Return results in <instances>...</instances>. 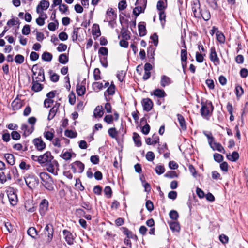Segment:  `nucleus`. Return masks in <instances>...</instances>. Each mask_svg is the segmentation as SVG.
<instances>
[{
    "label": "nucleus",
    "mask_w": 248,
    "mask_h": 248,
    "mask_svg": "<svg viewBox=\"0 0 248 248\" xmlns=\"http://www.w3.org/2000/svg\"><path fill=\"white\" fill-rule=\"evenodd\" d=\"M155 157L154 153L152 151H149L146 155V158L149 161H152Z\"/></svg>",
    "instance_id": "69168bd1"
},
{
    "label": "nucleus",
    "mask_w": 248,
    "mask_h": 248,
    "mask_svg": "<svg viewBox=\"0 0 248 248\" xmlns=\"http://www.w3.org/2000/svg\"><path fill=\"white\" fill-rule=\"evenodd\" d=\"M62 233L64 238L67 244L70 246L73 245L75 242L76 234L75 233H72L66 229L62 231Z\"/></svg>",
    "instance_id": "0eeeda50"
},
{
    "label": "nucleus",
    "mask_w": 248,
    "mask_h": 248,
    "mask_svg": "<svg viewBox=\"0 0 248 248\" xmlns=\"http://www.w3.org/2000/svg\"><path fill=\"white\" fill-rule=\"evenodd\" d=\"M154 95L158 97H164L166 95V93L163 90L157 89L154 90Z\"/></svg>",
    "instance_id": "4c0bfd02"
},
{
    "label": "nucleus",
    "mask_w": 248,
    "mask_h": 248,
    "mask_svg": "<svg viewBox=\"0 0 248 248\" xmlns=\"http://www.w3.org/2000/svg\"><path fill=\"white\" fill-rule=\"evenodd\" d=\"M202 11L201 7L199 8V9H196L195 10H192L194 17L197 18H201L202 16Z\"/></svg>",
    "instance_id": "864d4df0"
},
{
    "label": "nucleus",
    "mask_w": 248,
    "mask_h": 248,
    "mask_svg": "<svg viewBox=\"0 0 248 248\" xmlns=\"http://www.w3.org/2000/svg\"><path fill=\"white\" fill-rule=\"evenodd\" d=\"M155 171L157 174L161 175L165 172V168L162 165H157Z\"/></svg>",
    "instance_id": "603ef678"
},
{
    "label": "nucleus",
    "mask_w": 248,
    "mask_h": 248,
    "mask_svg": "<svg viewBox=\"0 0 248 248\" xmlns=\"http://www.w3.org/2000/svg\"><path fill=\"white\" fill-rule=\"evenodd\" d=\"M60 104L59 103L56 102L54 106L50 109L49 114L48 116L47 119L50 121L54 118L59 108L60 107Z\"/></svg>",
    "instance_id": "f3484780"
},
{
    "label": "nucleus",
    "mask_w": 248,
    "mask_h": 248,
    "mask_svg": "<svg viewBox=\"0 0 248 248\" xmlns=\"http://www.w3.org/2000/svg\"><path fill=\"white\" fill-rule=\"evenodd\" d=\"M44 232L47 235V241L49 243L50 242L53 236L54 230L53 225L51 224H47L45 228Z\"/></svg>",
    "instance_id": "f8f14e48"
},
{
    "label": "nucleus",
    "mask_w": 248,
    "mask_h": 248,
    "mask_svg": "<svg viewBox=\"0 0 248 248\" xmlns=\"http://www.w3.org/2000/svg\"><path fill=\"white\" fill-rule=\"evenodd\" d=\"M109 135L112 138H115L117 136L118 132L115 128H110L108 130Z\"/></svg>",
    "instance_id": "13d9d810"
},
{
    "label": "nucleus",
    "mask_w": 248,
    "mask_h": 248,
    "mask_svg": "<svg viewBox=\"0 0 248 248\" xmlns=\"http://www.w3.org/2000/svg\"><path fill=\"white\" fill-rule=\"evenodd\" d=\"M64 135L65 136L70 138H74L77 136V133L76 131H73L72 130H66L64 132Z\"/></svg>",
    "instance_id": "58836bf2"
},
{
    "label": "nucleus",
    "mask_w": 248,
    "mask_h": 248,
    "mask_svg": "<svg viewBox=\"0 0 248 248\" xmlns=\"http://www.w3.org/2000/svg\"><path fill=\"white\" fill-rule=\"evenodd\" d=\"M48 208V201L46 199H43L39 204V212L42 216H44Z\"/></svg>",
    "instance_id": "2eb2a0df"
},
{
    "label": "nucleus",
    "mask_w": 248,
    "mask_h": 248,
    "mask_svg": "<svg viewBox=\"0 0 248 248\" xmlns=\"http://www.w3.org/2000/svg\"><path fill=\"white\" fill-rule=\"evenodd\" d=\"M169 226L170 229L173 232H179L180 230V224L177 222L172 221L169 223Z\"/></svg>",
    "instance_id": "c756f323"
},
{
    "label": "nucleus",
    "mask_w": 248,
    "mask_h": 248,
    "mask_svg": "<svg viewBox=\"0 0 248 248\" xmlns=\"http://www.w3.org/2000/svg\"><path fill=\"white\" fill-rule=\"evenodd\" d=\"M187 51L186 49H182L181 51V59L182 62H186L187 57Z\"/></svg>",
    "instance_id": "4d7b16f0"
},
{
    "label": "nucleus",
    "mask_w": 248,
    "mask_h": 248,
    "mask_svg": "<svg viewBox=\"0 0 248 248\" xmlns=\"http://www.w3.org/2000/svg\"><path fill=\"white\" fill-rule=\"evenodd\" d=\"M159 11V20H160V21L161 22V23L162 25L164 26L165 23V22H166V20H165V18H166L165 13L164 12V10Z\"/></svg>",
    "instance_id": "37998d69"
},
{
    "label": "nucleus",
    "mask_w": 248,
    "mask_h": 248,
    "mask_svg": "<svg viewBox=\"0 0 248 248\" xmlns=\"http://www.w3.org/2000/svg\"><path fill=\"white\" fill-rule=\"evenodd\" d=\"M216 37L217 41L221 44H223L225 41V37L223 33L218 31L216 33Z\"/></svg>",
    "instance_id": "ea45409f"
},
{
    "label": "nucleus",
    "mask_w": 248,
    "mask_h": 248,
    "mask_svg": "<svg viewBox=\"0 0 248 248\" xmlns=\"http://www.w3.org/2000/svg\"><path fill=\"white\" fill-rule=\"evenodd\" d=\"M235 93L237 98L239 99L244 93V90L241 86L237 85L235 86Z\"/></svg>",
    "instance_id": "72a5a7b5"
},
{
    "label": "nucleus",
    "mask_w": 248,
    "mask_h": 248,
    "mask_svg": "<svg viewBox=\"0 0 248 248\" xmlns=\"http://www.w3.org/2000/svg\"><path fill=\"white\" fill-rule=\"evenodd\" d=\"M68 60L69 58L66 54H61L59 56L58 61L60 63L65 64L68 62Z\"/></svg>",
    "instance_id": "2f4dec72"
},
{
    "label": "nucleus",
    "mask_w": 248,
    "mask_h": 248,
    "mask_svg": "<svg viewBox=\"0 0 248 248\" xmlns=\"http://www.w3.org/2000/svg\"><path fill=\"white\" fill-rule=\"evenodd\" d=\"M211 148L214 150H217L219 152L224 153H225V150L223 146L221 145V144L220 143H217L215 141V140H214L213 142L211 143V144H209Z\"/></svg>",
    "instance_id": "412c9836"
},
{
    "label": "nucleus",
    "mask_w": 248,
    "mask_h": 248,
    "mask_svg": "<svg viewBox=\"0 0 248 248\" xmlns=\"http://www.w3.org/2000/svg\"><path fill=\"white\" fill-rule=\"evenodd\" d=\"M33 77H35L37 81H44L45 80L44 70L42 67H38L37 65H34L32 68Z\"/></svg>",
    "instance_id": "20e7f679"
},
{
    "label": "nucleus",
    "mask_w": 248,
    "mask_h": 248,
    "mask_svg": "<svg viewBox=\"0 0 248 248\" xmlns=\"http://www.w3.org/2000/svg\"><path fill=\"white\" fill-rule=\"evenodd\" d=\"M165 176L168 178H173L178 177V175L174 171H168L165 174Z\"/></svg>",
    "instance_id": "6e6d98bb"
},
{
    "label": "nucleus",
    "mask_w": 248,
    "mask_h": 248,
    "mask_svg": "<svg viewBox=\"0 0 248 248\" xmlns=\"http://www.w3.org/2000/svg\"><path fill=\"white\" fill-rule=\"evenodd\" d=\"M49 6V2L47 0L40 1L36 7V12L40 13V11L46 10Z\"/></svg>",
    "instance_id": "a211bd4d"
},
{
    "label": "nucleus",
    "mask_w": 248,
    "mask_h": 248,
    "mask_svg": "<svg viewBox=\"0 0 248 248\" xmlns=\"http://www.w3.org/2000/svg\"><path fill=\"white\" fill-rule=\"evenodd\" d=\"M15 62L17 64H21L24 62V57L20 54L16 55L15 57Z\"/></svg>",
    "instance_id": "de8ad7c7"
},
{
    "label": "nucleus",
    "mask_w": 248,
    "mask_h": 248,
    "mask_svg": "<svg viewBox=\"0 0 248 248\" xmlns=\"http://www.w3.org/2000/svg\"><path fill=\"white\" fill-rule=\"evenodd\" d=\"M227 157L229 160L235 162L239 159V155L238 152L234 151L231 155H227Z\"/></svg>",
    "instance_id": "473e14b6"
},
{
    "label": "nucleus",
    "mask_w": 248,
    "mask_h": 248,
    "mask_svg": "<svg viewBox=\"0 0 248 248\" xmlns=\"http://www.w3.org/2000/svg\"><path fill=\"white\" fill-rule=\"evenodd\" d=\"M24 180L26 185L30 189H33L36 187L39 183L38 178L33 175H30L26 178H24Z\"/></svg>",
    "instance_id": "39448f33"
},
{
    "label": "nucleus",
    "mask_w": 248,
    "mask_h": 248,
    "mask_svg": "<svg viewBox=\"0 0 248 248\" xmlns=\"http://www.w3.org/2000/svg\"><path fill=\"white\" fill-rule=\"evenodd\" d=\"M113 120V117L112 115H106L104 118V121L108 124H112Z\"/></svg>",
    "instance_id": "338daca9"
},
{
    "label": "nucleus",
    "mask_w": 248,
    "mask_h": 248,
    "mask_svg": "<svg viewBox=\"0 0 248 248\" xmlns=\"http://www.w3.org/2000/svg\"><path fill=\"white\" fill-rule=\"evenodd\" d=\"M167 7V0H159L156 5L158 11L164 10Z\"/></svg>",
    "instance_id": "bb28decb"
},
{
    "label": "nucleus",
    "mask_w": 248,
    "mask_h": 248,
    "mask_svg": "<svg viewBox=\"0 0 248 248\" xmlns=\"http://www.w3.org/2000/svg\"><path fill=\"white\" fill-rule=\"evenodd\" d=\"M32 142L38 151H41L46 148V143L43 141L41 137L35 138L33 139Z\"/></svg>",
    "instance_id": "ddd939ff"
},
{
    "label": "nucleus",
    "mask_w": 248,
    "mask_h": 248,
    "mask_svg": "<svg viewBox=\"0 0 248 248\" xmlns=\"http://www.w3.org/2000/svg\"><path fill=\"white\" fill-rule=\"evenodd\" d=\"M133 139L136 146L139 147L141 146L140 137L137 133H133Z\"/></svg>",
    "instance_id": "cd10ccee"
},
{
    "label": "nucleus",
    "mask_w": 248,
    "mask_h": 248,
    "mask_svg": "<svg viewBox=\"0 0 248 248\" xmlns=\"http://www.w3.org/2000/svg\"><path fill=\"white\" fill-rule=\"evenodd\" d=\"M125 75V72L122 70V71H118V72L117 74V77L118 80L120 82H123L124 79Z\"/></svg>",
    "instance_id": "052dcab7"
},
{
    "label": "nucleus",
    "mask_w": 248,
    "mask_h": 248,
    "mask_svg": "<svg viewBox=\"0 0 248 248\" xmlns=\"http://www.w3.org/2000/svg\"><path fill=\"white\" fill-rule=\"evenodd\" d=\"M85 79L83 80L81 84H78L77 85V93L79 96H82L85 93Z\"/></svg>",
    "instance_id": "6ab92c4d"
},
{
    "label": "nucleus",
    "mask_w": 248,
    "mask_h": 248,
    "mask_svg": "<svg viewBox=\"0 0 248 248\" xmlns=\"http://www.w3.org/2000/svg\"><path fill=\"white\" fill-rule=\"evenodd\" d=\"M155 48L152 46H150L147 49V56L149 59L150 62H152L154 60V55Z\"/></svg>",
    "instance_id": "a878e982"
},
{
    "label": "nucleus",
    "mask_w": 248,
    "mask_h": 248,
    "mask_svg": "<svg viewBox=\"0 0 248 248\" xmlns=\"http://www.w3.org/2000/svg\"><path fill=\"white\" fill-rule=\"evenodd\" d=\"M21 129L24 131L23 136L27 137L31 134L34 130V126L31 125L29 126L26 124H22L21 126Z\"/></svg>",
    "instance_id": "dca6fc26"
},
{
    "label": "nucleus",
    "mask_w": 248,
    "mask_h": 248,
    "mask_svg": "<svg viewBox=\"0 0 248 248\" xmlns=\"http://www.w3.org/2000/svg\"><path fill=\"white\" fill-rule=\"evenodd\" d=\"M11 136L12 139L15 140H19L21 138L20 134L16 131H13L11 133Z\"/></svg>",
    "instance_id": "bf43d9fd"
},
{
    "label": "nucleus",
    "mask_w": 248,
    "mask_h": 248,
    "mask_svg": "<svg viewBox=\"0 0 248 248\" xmlns=\"http://www.w3.org/2000/svg\"><path fill=\"white\" fill-rule=\"evenodd\" d=\"M138 30L140 36L142 37L145 36L147 33L145 23L144 22H140L138 25Z\"/></svg>",
    "instance_id": "4be33fe9"
},
{
    "label": "nucleus",
    "mask_w": 248,
    "mask_h": 248,
    "mask_svg": "<svg viewBox=\"0 0 248 248\" xmlns=\"http://www.w3.org/2000/svg\"><path fill=\"white\" fill-rule=\"evenodd\" d=\"M209 59L215 65L220 64V60L214 46L211 47L210 49Z\"/></svg>",
    "instance_id": "9d476101"
},
{
    "label": "nucleus",
    "mask_w": 248,
    "mask_h": 248,
    "mask_svg": "<svg viewBox=\"0 0 248 248\" xmlns=\"http://www.w3.org/2000/svg\"><path fill=\"white\" fill-rule=\"evenodd\" d=\"M100 62L101 65L105 68H107L108 67V61H107V56H99Z\"/></svg>",
    "instance_id": "49530a36"
},
{
    "label": "nucleus",
    "mask_w": 248,
    "mask_h": 248,
    "mask_svg": "<svg viewBox=\"0 0 248 248\" xmlns=\"http://www.w3.org/2000/svg\"><path fill=\"white\" fill-rule=\"evenodd\" d=\"M117 15L112 8H109L106 12V17L104 22H108L109 23L116 19Z\"/></svg>",
    "instance_id": "9b49d317"
},
{
    "label": "nucleus",
    "mask_w": 248,
    "mask_h": 248,
    "mask_svg": "<svg viewBox=\"0 0 248 248\" xmlns=\"http://www.w3.org/2000/svg\"><path fill=\"white\" fill-rule=\"evenodd\" d=\"M40 164L44 166L54 159L50 152L47 151L43 155H40Z\"/></svg>",
    "instance_id": "6e6552de"
},
{
    "label": "nucleus",
    "mask_w": 248,
    "mask_h": 248,
    "mask_svg": "<svg viewBox=\"0 0 248 248\" xmlns=\"http://www.w3.org/2000/svg\"><path fill=\"white\" fill-rule=\"evenodd\" d=\"M172 82L171 79L169 77L165 75L162 76L160 80V84L162 87H165L170 84Z\"/></svg>",
    "instance_id": "b1692460"
},
{
    "label": "nucleus",
    "mask_w": 248,
    "mask_h": 248,
    "mask_svg": "<svg viewBox=\"0 0 248 248\" xmlns=\"http://www.w3.org/2000/svg\"><path fill=\"white\" fill-rule=\"evenodd\" d=\"M37 80H34L33 77H32V82L31 90L35 92H38L41 91L43 89V85L39 83Z\"/></svg>",
    "instance_id": "aec40b11"
},
{
    "label": "nucleus",
    "mask_w": 248,
    "mask_h": 248,
    "mask_svg": "<svg viewBox=\"0 0 248 248\" xmlns=\"http://www.w3.org/2000/svg\"><path fill=\"white\" fill-rule=\"evenodd\" d=\"M202 107L200 110L201 115L206 119H208L212 114L214 106L211 101H206L205 102H202Z\"/></svg>",
    "instance_id": "f03ea898"
},
{
    "label": "nucleus",
    "mask_w": 248,
    "mask_h": 248,
    "mask_svg": "<svg viewBox=\"0 0 248 248\" xmlns=\"http://www.w3.org/2000/svg\"><path fill=\"white\" fill-rule=\"evenodd\" d=\"M136 5L137 6L133 9V13L137 17L140 13H144L145 9L141 5Z\"/></svg>",
    "instance_id": "f704fd0d"
},
{
    "label": "nucleus",
    "mask_w": 248,
    "mask_h": 248,
    "mask_svg": "<svg viewBox=\"0 0 248 248\" xmlns=\"http://www.w3.org/2000/svg\"><path fill=\"white\" fill-rule=\"evenodd\" d=\"M4 156L8 164L11 165H13L15 164V158L14 155L11 154H6Z\"/></svg>",
    "instance_id": "e433bc0d"
},
{
    "label": "nucleus",
    "mask_w": 248,
    "mask_h": 248,
    "mask_svg": "<svg viewBox=\"0 0 248 248\" xmlns=\"http://www.w3.org/2000/svg\"><path fill=\"white\" fill-rule=\"evenodd\" d=\"M71 166L74 173H82L84 169V164L80 161H75L72 163Z\"/></svg>",
    "instance_id": "1a4fd4ad"
},
{
    "label": "nucleus",
    "mask_w": 248,
    "mask_h": 248,
    "mask_svg": "<svg viewBox=\"0 0 248 248\" xmlns=\"http://www.w3.org/2000/svg\"><path fill=\"white\" fill-rule=\"evenodd\" d=\"M11 106L14 110H17L21 108L22 105L20 100L16 99L12 102Z\"/></svg>",
    "instance_id": "c85d7f7f"
},
{
    "label": "nucleus",
    "mask_w": 248,
    "mask_h": 248,
    "mask_svg": "<svg viewBox=\"0 0 248 248\" xmlns=\"http://www.w3.org/2000/svg\"><path fill=\"white\" fill-rule=\"evenodd\" d=\"M27 233L29 235L34 239H36V236L38 235V232L34 227H30Z\"/></svg>",
    "instance_id": "7c9ffc66"
},
{
    "label": "nucleus",
    "mask_w": 248,
    "mask_h": 248,
    "mask_svg": "<svg viewBox=\"0 0 248 248\" xmlns=\"http://www.w3.org/2000/svg\"><path fill=\"white\" fill-rule=\"evenodd\" d=\"M103 114V108L102 106H98L95 108L93 115L95 118H101Z\"/></svg>",
    "instance_id": "393cba45"
},
{
    "label": "nucleus",
    "mask_w": 248,
    "mask_h": 248,
    "mask_svg": "<svg viewBox=\"0 0 248 248\" xmlns=\"http://www.w3.org/2000/svg\"><path fill=\"white\" fill-rule=\"evenodd\" d=\"M122 229H123V233L125 235H126L128 238H133V235L132 234V232L129 231L127 228L122 227Z\"/></svg>",
    "instance_id": "09e8293b"
},
{
    "label": "nucleus",
    "mask_w": 248,
    "mask_h": 248,
    "mask_svg": "<svg viewBox=\"0 0 248 248\" xmlns=\"http://www.w3.org/2000/svg\"><path fill=\"white\" fill-rule=\"evenodd\" d=\"M202 17L205 20L208 21L210 19L211 15L209 10H206L204 11H202Z\"/></svg>",
    "instance_id": "c03bdc74"
},
{
    "label": "nucleus",
    "mask_w": 248,
    "mask_h": 248,
    "mask_svg": "<svg viewBox=\"0 0 248 248\" xmlns=\"http://www.w3.org/2000/svg\"><path fill=\"white\" fill-rule=\"evenodd\" d=\"M170 217L174 220H177L179 217V214L176 210H171L169 213Z\"/></svg>",
    "instance_id": "a18cd8bd"
},
{
    "label": "nucleus",
    "mask_w": 248,
    "mask_h": 248,
    "mask_svg": "<svg viewBox=\"0 0 248 248\" xmlns=\"http://www.w3.org/2000/svg\"><path fill=\"white\" fill-rule=\"evenodd\" d=\"M192 10H195L196 9H199L201 7V4L199 0H192Z\"/></svg>",
    "instance_id": "8fccbe9b"
},
{
    "label": "nucleus",
    "mask_w": 248,
    "mask_h": 248,
    "mask_svg": "<svg viewBox=\"0 0 248 248\" xmlns=\"http://www.w3.org/2000/svg\"><path fill=\"white\" fill-rule=\"evenodd\" d=\"M105 194L108 198H110L112 195V190L109 186H106L104 190Z\"/></svg>",
    "instance_id": "680f3d73"
},
{
    "label": "nucleus",
    "mask_w": 248,
    "mask_h": 248,
    "mask_svg": "<svg viewBox=\"0 0 248 248\" xmlns=\"http://www.w3.org/2000/svg\"><path fill=\"white\" fill-rule=\"evenodd\" d=\"M93 35L98 37L101 35V32L99 27L97 25L94 24L93 28Z\"/></svg>",
    "instance_id": "79ce46f5"
},
{
    "label": "nucleus",
    "mask_w": 248,
    "mask_h": 248,
    "mask_svg": "<svg viewBox=\"0 0 248 248\" xmlns=\"http://www.w3.org/2000/svg\"><path fill=\"white\" fill-rule=\"evenodd\" d=\"M47 170L54 175H58L59 170V164L57 161L54 159L45 166Z\"/></svg>",
    "instance_id": "423d86ee"
},
{
    "label": "nucleus",
    "mask_w": 248,
    "mask_h": 248,
    "mask_svg": "<svg viewBox=\"0 0 248 248\" xmlns=\"http://www.w3.org/2000/svg\"><path fill=\"white\" fill-rule=\"evenodd\" d=\"M99 56H107L108 54V49L105 47H101L98 51Z\"/></svg>",
    "instance_id": "3c124183"
},
{
    "label": "nucleus",
    "mask_w": 248,
    "mask_h": 248,
    "mask_svg": "<svg viewBox=\"0 0 248 248\" xmlns=\"http://www.w3.org/2000/svg\"><path fill=\"white\" fill-rule=\"evenodd\" d=\"M93 77L95 80H98L100 79V71L98 68H95L93 71Z\"/></svg>",
    "instance_id": "0e129e2a"
},
{
    "label": "nucleus",
    "mask_w": 248,
    "mask_h": 248,
    "mask_svg": "<svg viewBox=\"0 0 248 248\" xmlns=\"http://www.w3.org/2000/svg\"><path fill=\"white\" fill-rule=\"evenodd\" d=\"M177 117L179 123L180 129L183 131L186 130V125L184 117L180 114H178Z\"/></svg>",
    "instance_id": "5701e85b"
},
{
    "label": "nucleus",
    "mask_w": 248,
    "mask_h": 248,
    "mask_svg": "<svg viewBox=\"0 0 248 248\" xmlns=\"http://www.w3.org/2000/svg\"><path fill=\"white\" fill-rule=\"evenodd\" d=\"M16 190L11 187H8L6 190L9 202L11 205H16L18 201V198L16 193Z\"/></svg>",
    "instance_id": "7ed1b4c3"
},
{
    "label": "nucleus",
    "mask_w": 248,
    "mask_h": 248,
    "mask_svg": "<svg viewBox=\"0 0 248 248\" xmlns=\"http://www.w3.org/2000/svg\"><path fill=\"white\" fill-rule=\"evenodd\" d=\"M141 103L144 110L148 112L152 109L153 102L151 99L149 98H144L142 99Z\"/></svg>",
    "instance_id": "4468645a"
},
{
    "label": "nucleus",
    "mask_w": 248,
    "mask_h": 248,
    "mask_svg": "<svg viewBox=\"0 0 248 248\" xmlns=\"http://www.w3.org/2000/svg\"><path fill=\"white\" fill-rule=\"evenodd\" d=\"M44 136L46 139L51 141L54 138V133L51 131H46L44 132Z\"/></svg>",
    "instance_id": "5fc2aeb1"
},
{
    "label": "nucleus",
    "mask_w": 248,
    "mask_h": 248,
    "mask_svg": "<svg viewBox=\"0 0 248 248\" xmlns=\"http://www.w3.org/2000/svg\"><path fill=\"white\" fill-rule=\"evenodd\" d=\"M207 3L214 10H217L218 5L214 0H206Z\"/></svg>",
    "instance_id": "a19ab883"
},
{
    "label": "nucleus",
    "mask_w": 248,
    "mask_h": 248,
    "mask_svg": "<svg viewBox=\"0 0 248 248\" xmlns=\"http://www.w3.org/2000/svg\"><path fill=\"white\" fill-rule=\"evenodd\" d=\"M53 56L51 53L48 52H44L42 55V59L46 62H50Z\"/></svg>",
    "instance_id": "c9c22d12"
},
{
    "label": "nucleus",
    "mask_w": 248,
    "mask_h": 248,
    "mask_svg": "<svg viewBox=\"0 0 248 248\" xmlns=\"http://www.w3.org/2000/svg\"><path fill=\"white\" fill-rule=\"evenodd\" d=\"M121 35L123 39L129 40L130 38V36L128 33V31L126 30H122Z\"/></svg>",
    "instance_id": "e2e57ef3"
},
{
    "label": "nucleus",
    "mask_w": 248,
    "mask_h": 248,
    "mask_svg": "<svg viewBox=\"0 0 248 248\" xmlns=\"http://www.w3.org/2000/svg\"><path fill=\"white\" fill-rule=\"evenodd\" d=\"M127 4L125 0H121L118 4V9L119 11H122L126 8Z\"/></svg>",
    "instance_id": "774afa93"
},
{
    "label": "nucleus",
    "mask_w": 248,
    "mask_h": 248,
    "mask_svg": "<svg viewBox=\"0 0 248 248\" xmlns=\"http://www.w3.org/2000/svg\"><path fill=\"white\" fill-rule=\"evenodd\" d=\"M42 185L49 191L54 189L53 182L51 176L46 172H41L39 174Z\"/></svg>",
    "instance_id": "f257e3e1"
}]
</instances>
